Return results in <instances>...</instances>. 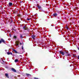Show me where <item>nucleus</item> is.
Segmentation results:
<instances>
[{
  "label": "nucleus",
  "instance_id": "obj_16",
  "mask_svg": "<svg viewBox=\"0 0 79 79\" xmlns=\"http://www.w3.org/2000/svg\"><path fill=\"white\" fill-rule=\"evenodd\" d=\"M20 38H23V36H20Z\"/></svg>",
  "mask_w": 79,
  "mask_h": 79
},
{
  "label": "nucleus",
  "instance_id": "obj_17",
  "mask_svg": "<svg viewBox=\"0 0 79 79\" xmlns=\"http://www.w3.org/2000/svg\"><path fill=\"white\" fill-rule=\"evenodd\" d=\"M34 79H38V78H35Z\"/></svg>",
  "mask_w": 79,
  "mask_h": 79
},
{
  "label": "nucleus",
  "instance_id": "obj_3",
  "mask_svg": "<svg viewBox=\"0 0 79 79\" xmlns=\"http://www.w3.org/2000/svg\"><path fill=\"white\" fill-rule=\"evenodd\" d=\"M13 51L15 53H18V52L15 49H13Z\"/></svg>",
  "mask_w": 79,
  "mask_h": 79
},
{
  "label": "nucleus",
  "instance_id": "obj_19",
  "mask_svg": "<svg viewBox=\"0 0 79 79\" xmlns=\"http://www.w3.org/2000/svg\"><path fill=\"white\" fill-rule=\"evenodd\" d=\"M30 19H27V20H29Z\"/></svg>",
  "mask_w": 79,
  "mask_h": 79
},
{
  "label": "nucleus",
  "instance_id": "obj_14",
  "mask_svg": "<svg viewBox=\"0 0 79 79\" xmlns=\"http://www.w3.org/2000/svg\"><path fill=\"white\" fill-rule=\"evenodd\" d=\"M14 39H16V36H14Z\"/></svg>",
  "mask_w": 79,
  "mask_h": 79
},
{
  "label": "nucleus",
  "instance_id": "obj_1",
  "mask_svg": "<svg viewBox=\"0 0 79 79\" xmlns=\"http://www.w3.org/2000/svg\"><path fill=\"white\" fill-rule=\"evenodd\" d=\"M60 54H61V55H64V54H65V53H68V52H65L64 51L63 52V51H60Z\"/></svg>",
  "mask_w": 79,
  "mask_h": 79
},
{
  "label": "nucleus",
  "instance_id": "obj_6",
  "mask_svg": "<svg viewBox=\"0 0 79 79\" xmlns=\"http://www.w3.org/2000/svg\"><path fill=\"white\" fill-rule=\"evenodd\" d=\"M32 39H35V35H32Z\"/></svg>",
  "mask_w": 79,
  "mask_h": 79
},
{
  "label": "nucleus",
  "instance_id": "obj_12",
  "mask_svg": "<svg viewBox=\"0 0 79 79\" xmlns=\"http://www.w3.org/2000/svg\"><path fill=\"white\" fill-rule=\"evenodd\" d=\"M15 62H18V59H15Z\"/></svg>",
  "mask_w": 79,
  "mask_h": 79
},
{
  "label": "nucleus",
  "instance_id": "obj_18",
  "mask_svg": "<svg viewBox=\"0 0 79 79\" xmlns=\"http://www.w3.org/2000/svg\"><path fill=\"white\" fill-rule=\"evenodd\" d=\"M2 43V41H0V44H1Z\"/></svg>",
  "mask_w": 79,
  "mask_h": 79
},
{
  "label": "nucleus",
  "instance_id": "obj_10",
  "mask_svg": "<svg viewBox=\"0 0 79 79\" xmlns=\"http://www.w3.org/2000/svg\"><path fill=\"white\" fill-rule=\"evenodd\" d=\"M53 16H57V14H56V13L54 14Z\"/></svg>",
  "mask_w": 79,
  "mask_h": 79
},
{
  "label": "nucleus",
  "instance_id": "obj_15",
  "mask_svg": "<svg viewBox=\"0 0 79 79\" xmlns=\"http://www.w3.org/2000/svg\"><path fill=\"white\" fill-rule=\"evenodd\" d=\"M22 50H23V46H22Z\"/></svg>",
  "mask_w": 79,
  "mask_h": 79
},
{
  "label": "nucleus",
  "instance_id": "obj_8",
  "mask_svg": "<svg viewBox=\"0 0 79 79\" xmlns=\"http://www.w3.org/2000/svg\"><path fill=\"white\" fill-rule=\"evenodd\" d=\"M12 70L13 71H14V72H16V70H15V69L12 68Z\"/></svg>",
  "mask_w": 79,
  "mask_h": 79
},
{
  "label": "nucleus",
  "instance_id": "obj_2",
  "mask_svg": "<svg viewBox=\"0 0 79 79\" xmlns=\"http://www.w3.org/2000/svg\"><path fill=\"white\" fill-rule=\"evenodd\" d=\"M5 75L7 78H9V76H8V73H6Z\"/></svg>",
  "mask_w": 79,
  "mask_h": 79
},
{
  "label": "nucleus",
  "instance_id": "obj_22",
  "mask_svg": "<svg viewBox=\"0 0 79 79\" xmlns=\"http://www.w3.org/2000/svg\"><path fill=\"white\" fill-rule=\"evenodd\" d=\"M20 44H21V45H22V44L21 43H20Z\"/></svg>",
  "mask_w": 79,
  "mask_h": 79
},
{
  "label": "nucleus",
  "instance_id": "obj_20",
  "mask_svg": "<svg viewBox=\"0 0 79 79\" xmlns=\"http://www.w3.org/2000/svg\"><path fill=\"white\" fill-rule=\"evenodd\" d=\"M78 59H79V56H78Z\"/></svg>",
  "mask_w": 79,
  "mask_h": 79
},
{
  "label": "nucleus",
  "instance_id": "obj_7",
  "mask_svg": "<svg viewBox=\"0 0 79 79\" xmlns=\"http://www.w3.org/2000/svg\"><path fill=\"white\" fill-rule=\"evenodd\" d=\"M7 54L8 55H12L13 54L11 52H7Z\"/></svg>",
  "mask_w": 79,
  "mask_h": 79
},
{
  "label": "nucleus",
  "instance_id": "obj_9",
  "mask_svg": "<svg viewBox=\"0 0 79 79\" xmlns=\"http://www.w3.org/2000/svg\"><path fill=\"white\" fill-rule=\"evenodd\" d=\"M23 29H24V30H26L27 29V28H26V26H24L23 27Z\"/></svg>",
  "mask_w": 79,
  "mask_h": 79
},
{
  "label": "nucleus",
  "instance_id": "obj_4",
  "mask_svg": "<svg viewBox=\"0 0 79 79\" xmlns=\"http://www.w3.org/2000/svg\"><path fill=\"white\" fill-rule=\"evenodd\" d=\"M12 5H13V3H12L11 2H10L9 3V6H12Z\"/></svg>",
  "mask_w": 79,
  "mask_h": 79
},
{
  "label": "nucleus",
  "instance_id": "obj_13",
  "mask_svg": "<svg viewBox=\"0 0 79 79\" xmlns=\"http://www.w3.org/2000/svg\"><path fill=\"white\" fill-rule=\"evenodd\" d=\"M38 8L39 9H40V8H41V7L40 6H38Z\"/></svg>",
  "mask_w": 79,
  "mask_h": 79
},
{
  "label": "nucleus",
  "instance_id": "obj_5",
  "mask_svg": "<svg viewBox=\"0 0 79 79\" xmlns=\"http://www.w3.org/2000/svg\"><path fill=\"white\" fill-rule=\"evenodd\" d=\"M15 43L16 44V45H18V44H19V41H16Z\"/></svg>",
  "mask_w": 79,
  "mask_h": 79
},
{
  "label": "nucleus",
  "instance_id": "obj_21",
  "mask_svg": "<svg viewBox=\"0 0 79 79\" xmlns=\"http://www.w3.org/2000/svg\"><path fill=\"white\" fill-rule=\"evenodd\" d=\"M68 55H69V56H70V54H68Z\"/></svg>",
  "mask_w": 79,
  "mask_h": 79
},
{
  "label": "nucleus",
  "instance_id": "obj_11",
  "mask_svg": "<svg viewBox=\"0 0 79 79\" xmlns=\"http://www.w3.org/2000/svg\"><path fill=\"white\" fill-rule=\"evenodd\" d=\"M1 41L3 43H5V41L4 40H3V39H1Z\"/></svg>",
  "mask_w": 79,
  "mask_h": 79
}]
</instances>
